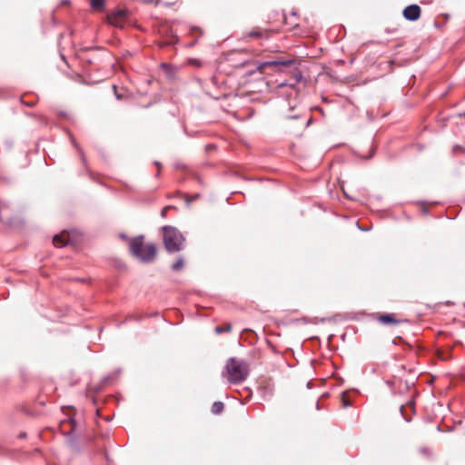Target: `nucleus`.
I'll return each instance as SVG.
<instances>
[{
    "instance_id": "11",
    "label": "nucleus",
    "mask_w": 465,
    "mask_h": 465,
    "mask_svg": "<svg viewBox=\"0 0 465 465\" xmlns=\"http://www.w3.org/2000/svg\"><path fill=\"white\" fill-rule=\"evenodd\" d=\"M104 0H92L91 1V5L94 9L102 8L104 6Z\"/></svg>"
},
{
    "instance_id": "7",
    "label": "nucleus",
    "mask_w": 465,
    "mask_h": 465,
    "mask_svg": "<svg viewBox=\"0 0 465 465\" xmlns=\"http://www.w3.org/2000/svg\"><path fill=\"white\" fill-rule=\"evenodd\" d=\"M292 64L291 60H274L270 62H265L261 64V69L266 66H277V65H290Z\"/></svg>"
},
{
    "instance_id": "9",
    "label": "nucleus",
    "mask_w": 465,
    "mask_h": 465,
    "mask_svg": "<svg viewBox=\"0 0 465 465\" xmlns=\"http://www.w3.org/2000/svg\"><path fill=\"white\" fill-rule=\"evenodd\" d=\"M223 403L221 401H216L212 406V411L214 414L221 413L223 411Z\"/></svg>"
},
{
    "instance_id": "14",
    "label": "nucleus",
    "mask_w": 465,
    "mask_h": 465,
    "mask_svg": "<svg viewBox=\"0 0 465 465\" xmlns=\"http://www.w3.org/2000/svg\"><path fill=\"white\" fill-rule=\"evenodd\" d=\"M190 63H192V64H196V65H198V66L200 65V62H199V61H197V60H195V59H192V60H190Z\"/></svg>"
},
{
    "instance_id": "12",
    "label": "nucleus",
    "mask_w": 465,
    "mask_h": 465,
    "mask_svg": "<svg viewBox=\"0 0 465 465\" xmlns=\"http://www.w3.org/2000/svg\"><path fill=\"white\" fill-rule=\"evenodd\" d=\"M231 331V325L230 324H227V326L224 328H222L220 326H217L215 328V332L216 333H222L223 331Z\"/></svg>"
},
{
    "instance_id": "5",
    "label": "nucleus",
    "mask_w": 465,
    "mask_h": 465,
    "mask_svg": "<svg viewBox=\"0 0 465 465\" xmlns=\"http://www.w3.org/2000/svg\"><path fill=\"white\" fill-rule=\"evenodd\" d=\"M125 11L121 10L113 15L109 16V22L114 26H122L124 18L125 17Z\"/></svg>"
},
{
    "instance_id": "13",
    "label": "nucleus",
    "mask_w": 465,
    "mask_h": 465,
    "mask_svg": "<svg viewBox=\"0 0 465 465\" xmlns=\"http://www.w3.org/2000/svg\"><path fill=\"white\" fill-rule=\"evenodd\" d=\"M250 35L251 36H261V33H259L257 31H252L250 33Z\"/></svg>"
},
{
    "instance_id": "1",
    "label": "nucleus",
    "mask_w": 465,
    "mask_h": 465,
    "mask_svg": "<svg viewBox=\"0 0 465 465\" xmlns=\"http://www.w3.org/2000/svg\"><path fill=\"white\" fill-rule=\"evenodd\" d=\"M132 254L143 262H151L156 255V246L153 243H144L143 236H137L130 242Z\"/></svg>"
},
{
    "instance_id": "2",
    "label": "nucleus",
    "mask_w": 465,
    "mask_h": 465,
    "mask_svg": "<svg viewBox=\"0 0 465 465\" xmlns=\"http://www.w3.org/2000/svg\"><path fill=\"white\" fill-rule=\"evenodd\" d=\"M249 372L247 364L238 359L231 358L228 360L223 376L232 383L243 381Z\"/></svg>"
},
{
    "instance_id": "3",
    "label": "nucleus",
    "mask_w": 465,
    "mask_h": 465,
    "mask_svg": "<svg viewBox=\"0 0 465 465\" xmlns=\"http://www.w3.org/2000/svg\"><path fill=\"white\" fill-rule=\"evenodd\" d=\"M163 231V243L167 252H176L183 248L185 239L176 228L173 226H164Z\"/></svg>"
},
{
    "instance_id": "10",
    "label": "nucleus",
    "mask_w": 465,
    "mask_h": 465,
    "mask_svg": "<svg viewBox=\"0 0 465 465\" xmlns=\"http://www.w3.org/2000/svg\"><path fill=\"white\" fill-rule=\"evenodd\" d=\"M183 260L182 258L178 259V261L172 265V269L173 271H180L183 269Z\"/></svg>"
},
{
    "instance_id": "4",
    "label": "nucleus",
    "mask_w": 465,
    "mask_h": 465,
    "mask_svg": "<svg viewBox=\"0 0 465 465\" xmlns=\"http://www.w3.org/2000/svg\"><path fill=\"white\" fill-rule=\"evenodd\" d=\"M420 15V8L417 5L407 6L403 10V16L410 21H416Z\"/></svg>"
},
{
    "instance_id": "6",
    "label": "nucleus",
    "mask_w": 465,
    "mask_h": 465,
    "mask_svg": "<svg viewBox=\"0 0 465 465\" xmlns=\"http://www.w3.org/2000/svg\"><path fill=\"white\" fill-rule=\"evenodd\" d=\"M68 241H69V237L64 232L55 235L53 239V242H54V246H56L58 248H61V247L66 245Z\"/></svg>"
},
{
    "instance_id": "15",
    "label": "nucleus",
    "mask_w": 465,
    "mask_h": 465,
    "mask_svg": "<svg viewBox=\"0 0 465 465\" xmlns=\"http://www.w3.org/2000/svg\"><path fill=\"white\" fill-rule=\"evenodd\" d=\"M169 207H165L163 211H162V215L164 217L166 215V212L168 210Z\"/></svg>"
},
{
    "instance_id": "8",
    "label": "nucleus",
    "mask_w": 465,
    "mask_h": 465,
    "mask_svg": "<svg viewBox=\"0 0 465 465\" xmlns=\"http://www.w3.org/2000/svg\"><path fill=\"white\" fill-rule=\"evenodd\" d=\"M380 321L382 322V323H385V324H390V323H396L397 321L392 317V315L391 314H385V315H381L380 317Z\"/></svg>"
}]
</instances>
